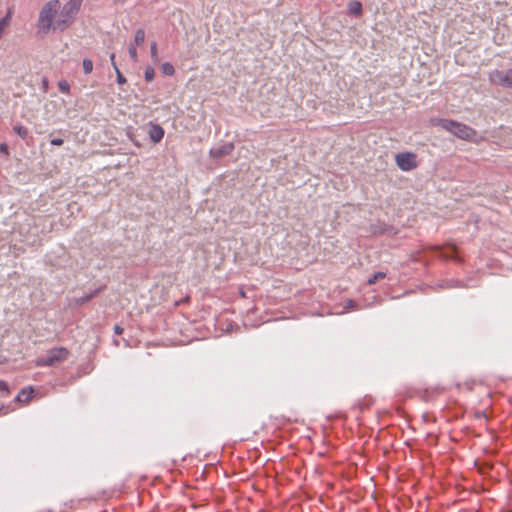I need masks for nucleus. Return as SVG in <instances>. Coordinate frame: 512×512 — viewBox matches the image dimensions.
<instances>
[{
  "mask_svg": "<svg viewBox=\"0 0 512 512\" xmlns=\"http://www.w3.org/2000/svg\"><path fill=\"white\" fill-rule=\"evenodd\" d=\"M161 71L163 74H165L167 76H172L175 73V69H174L173 65L169 62H165L161 65Z\"/></svg>",
  "mask_w": 512,
  "mask_h": 512,
  "instance_id": "obj_12",
  "label": "nucleus"
},
{
  "mask_svg": "<svg viewBox=\"0 0 512 512\" xmlns=\"http://www.w3.org/2000/svg\"><path fill=\"white\" fill-rule=\"evenodd\" d=\"M58 87H59L60 91H62V92H64V93H68V92H69V90H70V86H69L68 82H67V81H64V80H63V81H60V82L58 83Z\"/></svg>",
  "mask_w": 512,
  "mask_h": 512,
  "instance_id": "obj_19",
  "label": "nucleus"
},
{
  "mask_svg": "<svg viewBox=\"0 0 512 512\" xmlns=\"http://www.w3.org/2000/svg\"><path fill=\"white\" fill-rule=\"evenodd\" d=\"M34 393V389L32 387L24 388L20 391V393L17 395L16 400L21 402H28L32 395Z\"/></svg>",
  "mask_w": 512,
  "mask_h": 512,
  "instance_id": "obj_10",
  "label": "nucleus"
},
{
  "mask_svg": "<svg viewBox=\"0 0 512 512\" xmlns=\"http://www.w3.org/2000/svg\"><path fill=\"white\" fill-rule=\"evenodd\" d=\"M164 129L158 124H151L149 128V137L154 143L160 142L164 137Z\"/></svg>",
  "mask_w": 512,
  "mask_h": 512,
  "instance_id": "obj_7",
  "label": "nucleus"
},
{
  "mask_svg": "<svg viewBox=\"0 0 512 512\" xmlns=\"http://www.w3.org/2000/svg\"><path fill=\"white\" fill-rule=\"evenodd\" d=\"M145 41V31L143 29H137L134 34V45H142Z\"/></svg>",
  "mask_w": 512,
  "mask_h": 512,
  "instance_id": "obj_11",
  "label": "nucleus"
},
{
  "mask_svg": "<svg viewBox=\"0 0 512 512\" xmlns=\"http://www.w3.org/2000/svg\"><path fill=\"white\" fill-rule=\"evenodd\" d=\"M50 143L55 146H61L64 143V141L61 138H53L51 139Z\"/></svg>",
  "mask_w": 512,
  "mask_h": 512,
  "instance_id": "obj_22",
  "label": "nucleus"
},
{
  "mask_svg": "<svg viewBox=\"0 0 512 512\" xmlns=\"http://www.w3.org/2000/svg\"><path fill=\"white\" fill-rule=\"evenodd\" d=\"M2 407H3V404L0 402V410L2 409Z\"/></svg>",
  "mask_w": 512,
  "mask_h": 512,
  "instance_id": "obj_26",
  "label": "nucleus"
},
{
  "mask_svg": "<svg viewBox=\"0 0 512 512\" xmlns=\"http://www.w3.org/2000/svg\"><path fill=\"white\" fill-rule=\"evenodd\" d=\"M12 18V11L8 10L6 15L0 20V39L5 34L7 28L9 27L11 23Z\"/></svg>",
  "mask_w": 512,
  "mask_h": 512,
  "instance_id": "obj_9",
  "label": "nucleus"
},
{
  "mask_svg": "<svg viewBox=\"0 0 512 512\" xmlns=\"http://www.w3.org/2000/svg\"><path fill=\"white\" fill-rule=\"evenodd\" d=\"M489 80L492 84L502 87H512V68L506 71L494 70L489 75Z\"/></svg>",
  "mask_w": 512,
  "mask_h": 512,
  "instance_id": "obj_5",
  "label": "nucleus"
},
{
  "mask_svg": "<svg viewBox=\"0 0 512 512\" xmlns=\"http://www.w3.org/2000/svg\"><path fill=\"white\" fill-rule=\"evenodd\" d=\"M128 52H129V55H130L131 59L135 63L138 62V53H137V50H136V45L130 44Z\"/></svg>",
  "mask_w": 512,
  "mask_h": 512,
  "instance_id": "obj_17",
  "label": "nucleus"
},
{
  "mask_svg": "<svg viewBox=\"0 0 512 512\" xmlns=\"http://www.w3.org/2000/svg\"><path fill=\"white\" fill-rule=\"evenodd\" d=\"M14 131L17 135H19L22 139H26L28 136V129L24 127L23 125H15Z\"/></svg>",
  "mask_w": 512,
  "mask_h": 512,
  "instance_id": "obj_13",
  "label": "nucleus"
},
{
  "mask_svg": "<svg viewBox=\"0 0 512 512\" xmlns=\"http://www.w3.org/2000/svg\"><path fill=\"white\" fill-rule=\"evenodd\" d=\"M154 78V69L149 67L145 70V79L146 81L150 82Z\"/></svg>",
  "mask_w": 512,
  "mask_h": 512,
  "instance_id": "obj_20",
  "label": "nucleus"
},
{
  "mask_svg": "<svg viewBox=\"0 0 512 512\" xmlns=\"http://www.w3.org/2000/svg\"><path fill=\"white\" fill-rule=\"evenodd\" d=\"M110 61H111L113 68L115 69V66H117V64L115 62V54L114 53L110 54Z\"/></svg>",
  "mask_w": 512,
  "mask_h": 512,
  "instance_id": "obj_24",
  "label": "nucleus"
},
{
  "mask_svg": "<svg viewBox=\"0 0 512 512\" xmlns=\"http://www.w3.org/2000/svg\"><path fill=\"white\" fill-rule=\"evenodd\" d=\"M347 10L350 15L361 16L363 11L362 4L356 0L350 1L347 5Z\"/></svg>",
  "mask_w": 512,
  "mask_h": 512,
  "instance_id": "obj_8",
  "label": "nucleus"
},
{
  "mask_svg": "<svg viewBox=\"0 0 512 512\" xmlns=\"http://www.w3.org/2000/svg\"><path fill=\"white\" fill-rule=\"evenodd\" d=\"M396 165L402 171H411L418 166L417 155L413 152H403L395 155Z\"/></svg>",
  "mask_w": 512,
  "mask_h": 512,
  "instance_id": "obj_4",
  "label": "nucleus"
},
{
  "mask_svg": "<svg viewBox=\"0 0 512 512\" xmlns=\"http://www.w3.org/2000/svg\"><path fill=\"white\" fill-rule=\"evenodd\" d=\"M433 122L462 140L478 142L477 131L466 124L448 119H435Z\"/></svg>",
  "mask_w": 512,
  "mask_h": 512,
  "instance_id": "obj_2",
  "label": "nucleus"
},
{
  "mask_svg": "<svg viewBox=\"0 0 512 512\" xmlns=\"http://www.w3.org/2000/svg\"><path fill=\"white\" fill-rule=\"evenodd\" d=\"M69 352L66 348H53L48 351L46 357L39 358L36 361L37 366H53L68 358Z\"/></svg>",
  "mask_w": 512,
  "mask_h": 512,
  "instance_id": "obj_3",
  "label": "nucleus"
},
{
  "mask_svg": "<svg viewBox=\"0 0 512 512\" xmlns=\"http://www.w3.org/2000/svg\"><path fill=\"white\" fill-rule=\"evenodd\" d=\"M115 73H116V77H117V83L119 85H124L127 80L126 78L122 75L121 71L119 70L118 66H115Z\"/></svg>",
  "mask_w": 512,
  "mask_h": 512,
  "instance_id": "obj_18",
  "label": "nucleus"
},
{
  "mask_svg": "<svg viewBox=\"0 0 512 512\" xmlns=\"http://www.w3.org/2000/svg\"><path fill=\"white\" fill-rule=\"evenodd\" d=\"M82 3L83 0H68L64 5L59 0L46 2L39 12L38 32L65 31L74 23Z\"/></svg>",
  "mask_w": 512,
  "mask_h": 512,
  "instance_id": "obj_1",
  "label": "nucleus"
},
{
  "mask_svg": "<svg viewBox=\"0 0 512 512\" xmlns=\"http://www.w3.org/2000/svg\"><path fill=\"white\" fill-rule=\"evenodd\" d=\"M114 331H115L116 334L121 335L122 332H123V329L120 326L116 325L114 327Z\"/></svg>",
  "mask_w": 512,
  "mask_h": 512,
  "instance_id": "obj_25",
  "label": "nucleus"
},
{
  "mask_svg": "<svg viewBox=\"0 0 512 512\" xmlns=\"http://www.w3.org/2000/svg\"><path fill=\"white\" fill-rule=\"evenodd\" d=\"M0 152L6 155L9 154L8 145L6 143H0Z\"/></svg>",
  "mask_w": 512,
  "mask_h": 512,
  "instance_id": "obj_23",
  "label": "nucleus"
},
{
  "mask_svg": "<svg viewBox=\"0 0 512 512\" xmlns=\"http://www.w3.org/2000/svg\"><path fill=\"white\" fill-rule=\"evenodd\" d=\"M234 150V144L232 142L224 143L218 147H214L209 151V154L213 158H221L229 155Z\"/></svg>",
  "mask_w": 512,
  "mask_h": 512,
  "instance_id": "obj_6",
  "label": "nucleus"
},
{
  "mask_svg": "<svg viewBox=\"0 0 512 512\" xmlns=\"http://www.w3.org/2000/svg\"><path fill=\"white\" fill-rule=\"evenodd\" d=\"M385 277H386V274L384 272H377L369 278L368 284H370V285L375 284L379 279H383Z\"/></svg>",
  "mask_w": 512,
  "mask_h": 512,
  "instance_id": "obj_15",
  "label": "nucleus"
},
{
  "mask_svg": "<svg viewBox=\"0 0 512 512\" xmlns=\"http://www.w3.org/2000/svg\"><path fill=\"white\" fill-rule=\"evenodd\" d=\"M0 391L6 392V394H9V388L5 381L0 380Z\"/></svg>",
  "mask_w": 512,
  "mask_h": 512,
  "instance_id": "obj_21",
  "label": "nucleus"
},
{
  "mask_svg": "<svg viewBox=\"0 0 512 512\" xmlns=\"http://www.w3.org/2000/svg\"><path fill=\"white\" fill-rule=\"evenodd\" d=\"M151 58L154 62H158V51L156 42H152L150 45Z\"/></svg>",
  "mask_w": 512,
  "mask_h": 512,
  "instance_id": "obj_16",
  "label": "nucleus"
},
{
  "mask_svg": "<svg viewBox=\"0 0 512 512\" xmlns=\"http://www.w3.org/2000/svg\"><path fill=\"white\" fill-rule=\"evenodd\" d=\"M83 71L85 74H90L93 70V62L92 60L85 58L82 62Z\"/></svg>",
  "mask_w": 512,
  "mask_h": 512,
  "instance_id": "obj_14",
  "label": "nucleus"
}]
</instances>
